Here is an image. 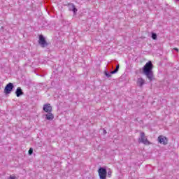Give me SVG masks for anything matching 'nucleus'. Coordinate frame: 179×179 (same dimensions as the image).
<instances>
[{
	"label": "nucleus",
	"mask_w": 179,
	"mask_h": 179,
	"mask_svg": "<svg viewBox=\"0 0 179 179\" xmlns=\"http://www.w3.org/2000/svg\"><path fill=\"white\" fill-rule=\"evenodd\" d=\"M143 73L148 78L150 82L153 80V64L152 63V61L147 62L143 67Z\"/></svg>",
	"instance_id": "1"
},
{
	"label": "nucleus",
	"mask_w": 179,
	"mask_h": 179,
	"mask_svg": "<svg viewBox=\"0 0 179 179\" xmlns=\"http://www.w3.org/2000/svg\"><path fill=\"white\" fill-rule=\"evenodd\" d=\"M140 136L141 138L138 139V142L143 143V145H150V142L148 140V137H146L144 132H141Z\"/></svg>",
	"instance_id": "2"
},
{
	"label": "nucleus",
	"mask_w": 179,
	"mask_h": 179,
	"mask_svg": "<svg viewBox=\"0 0 179 179\" xmlns=\"http://www.w3.org/2000/svg\"><path fill=\"white\" fill-rule=\"evenodd\" d=\"M99 176L100 179H106L107 178V169L103 167H101L98 170Z\"/></svg>",
	"instance_id": "3"
},
{
	"label": "nucleus",
	"mask_w": 179,
	"mask_h": 179,
	"mask_svg": "<svg viewBox=\"0 0 179 179\" xmlns=\"http://www.w3.org/2000/svg\"><path fill=\"white\" fill-rule=\"evenodd\" d=\"M38 44H40L42 48L48 47V43H47V41H45V38H44L43 35L39 36Z\"/></svg>",
	"instance_id": "4"
},
{
	"label": "nucleus",
	"mask_w": 179,
	"mask_h": 179,
	"mask_svg": "<svg viewBox=\"0 0 179 179\" xmlns=\"http://www.w3.org/2000/svg\"><path fill=\"white\" fill-rule=\"evenodd\" d=\"M13 83H9L8 84L6 85V86L4 88V93L6 94H10L12 92V90H13Z\"/></svg>",
	"instance_id": "5"
},
{
	"label": "nucleus",
	"mask_w": 179,
	"mask_h": 179,
	"mask_svg": "<svg viewBox=\"0 0 179 179\" xmlns=\"http://www.w3.org/2000/svg\"><path fill=\"white\" fill-rule=\"evenodd\" d=\"M43 111L45 113H52V106H51V104L47 103L43 106Z\"/></svg>",
	"instance_id": "6"
},
{
	"label": "nucleus",
	"mask_w": 179,
	"mask_h": 179,
	"mask_svg": "<svg viewBox=\"0 0 179 179\" xmlns=\"http://www.w3.org/2000/svg\"><path fill=\"white\" fill-rule=\"evenodd\" d=\"M158 142L162 145H167L169 140H167V138L164 137V136H159L158 137Z\"/></svg>",
	"instance_id": "7"
},
{
	"label": "nucleus",
	"mask_w": 179,
	"mask_h": 179,
	"mask_svg": "<svg viewBox=\"0 0 179 179\" xmlns=\"http://www.w3.org/2000/svg\"><path fill=\"white\" fill-rule=\"evenodd\" d=\"M45 120L48 121H52L54 120V115L51 112H48L46 115H45Z\"/></svg>",
	"instance_id": "8"
},
{
	"label": "nucleus",
	"mask_w": 179,
	"mask_h": 179,
	"mask_svg": "<svg viewBox=\"0 0 179 179\" xmlns=\"http://www.w3.org/2000/svg\"><path fill=\"white\" fill-rule=\"evenodd\" d=\"M15 94L17 97H20V96H23L24 93L22 90V88L20 87H17L16 91H15Z\"/></svg>",
	"instance_id": "9"
},
{
	"label": "nucleus",
	"mask_w": 179,
	"mask_h": 179,
	"mask_svg": "<svg viewBox=\"0 0 179 179\" xmlns=\"http://www.w3.org/2000/svg\"><path fill=\"white\" fill-rule=\"evenodd\" d=\"M69 10H72V12H73L74 15L76 13V12H78V9L76 8V7H75L73 3L69 4Z\"/></svg>",
	"instance_id": "10"
},
{
	"label": "nucleus",
	"mask_w": 179,
	"mask_h": 179,
	"mask_svg": "<svg viewBox=\"0 0 179 179\" xmlns=\"http://www.w3.org/2000/svg\"><path fill=\"white\" fill-rule=\"evenodd\" d=\"M144 84H145V80H143V78H138L137 85H138L140 87H142V86H143Z\"/></svg>",
	"instance_id": "11"
},
{
	"label": "nucleus",
	"mask_w": 179,
	"mask_h": 179,
	"mask_svg": "<svg viewBox=\"0 0 179 179\" xmlns=\"http://www.w3.org/2000/svg\"><path fill=\"white\" fill-rule=\"evenodd\" d=\"M120 69V64L116 66V69L110 72V75H113L114 73H117Z\"/></svg>",
	"instance_id": "12"
},
{
	"label": "nucleus",
	"mask_w": 179,
	"mask_h": 179,
	"mask_svg": "<svg viewBox=\"0 0 179 179\" xmlns=\"http://www.w3.org/2000/svg\"><path fill=\"white\" fill-rule=\"evenodd\" d=\"M152 40H157V34L152 33Z\"/></svg>",
	"instance_id": "13"
},
{
	"label": "nucleus",
	"mask_w": 179,
	"mask_h": 179,
	"mask_svg": "<svg viewBox=\"0 0 179 179\" xmlns=\"http://www.w3.org/2000/svg\"><path fill=\"white\" fill-rule=\"evenodd\" d=\"M107 174H108V177L109 178L111 177V174H113V171H111L110 169H108Z\"/></svg>",
	"instance_id": "14"
},
{
	"label": "nucleus",
	"mask_w": 179,
	"mask_h": 179,
	"mask_svg": "<svg viewBox=\"0 0 179 179\" xmlns=\"http://www.w3.org/2000/svg\"><path fill=\"white\" fill-rule=\"evenodd\" d=\"M105 76H107V78H111V74L109 73H107V71H105Z\"/></svg>",
	"instance_id": "15"
},
{
	"label": "nucleus",
	"mask_w": 179,
	"mask_h": 179,
	"mask_svg": "<svg viewBox=\"0 0 179 179\" xmlns=\"http://www.w3.org/2000/svg\"><path fill=\"white\" fill-rule=\"evenodd\" d=\"M29 155H33V148H30L28 152Z\"/></svg>",
	"instance_id": "16"
},
{
	"label": "nucleus",
	"mask_w": 179,
	"mask_h": 179,
	"mask_svg": "<svg viewBox=\"0 0 179 179\" xmlns=\"http://www.w3.org/2000/svg\"><path fill=\"white\" fill-rule=\"evenodd\" d=\"M173 50H175V51H177V52H178V48H173Z\"/></svg>",
	"instance_id": "17"
},
{
	"label": "nucleus",
	"mask_w": 179,
	"mask_h": 179,
	"mask_svg": "<svg viewBox=\"0 0 179 179\" xmlns=\"http://www.w3.org/2000/svg\"><path fill=\"white\" fill-rule=\"evenodd\" d=\"M103 134H107V131L106 130H103Z\"/></svg>",
	"instance_id": "18"
},
{
	"label": "nucleus",
	"mask_w": 179,
	"mask_h": 179,
	"mask_svg": "<svg viewBox=\"0 0 179 179\" xmlns=\"http://www.w3.org/2000/svg\"><path fill=\"white\" fill-rule=\"evenodd\" d=\"M177 1H179V0H177Z\"/></svg>",
	"instance_id": "19"
}]
</instances>
